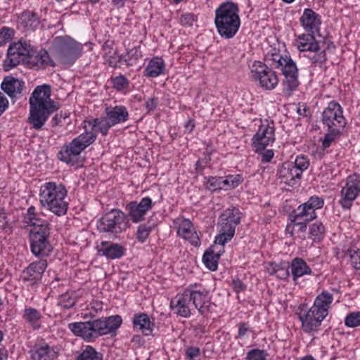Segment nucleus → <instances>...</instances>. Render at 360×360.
I'll return each mask as SVG.
<instances>
[{"mask_svg":"<svg viewBox=\"0 0 360 360\" xmlns=\"http://www.w3.org/2000/svg\"><path fill=\"white\" fill-rule=\"evenodd\" d=\"M111 84L116 91H122L129 87V81L124 75H120L111 79Z\"/></svg>","mask_w":360,"mask_h":360,"instance_id":"46","label":"nucleus"},{"mask_svg":"<svg viewBox=\"0 0 360 360\" xmlns=\"http://www.w3.org/2000/svg\"><path fill=\"white\" fill-rule=\"evenodd\" d=\"M40 219L41 218L38 217L37 215L35 207L34 206H30L27 210L26 215L25 216L24 221L25 223L30 224Z\"/></svg>","mask_w":360,"mask_h":360,"instance_id":"56","label":"nucleus"},{"mask_svg":"<svg viewBox=\"0 0 360 360\" xmlns=\"http://www.w3.org/2000/svg\"><path fill=\"white\" fill-rule=\"evenodd\" d=\"M98 252L107 259H116L121 258L125 252V248L118 243L102 241Z\"/></svg>","mask_w":360,"mask_h":360,"instance_id":"28","label":"nucleus"},{"mask_svg":"<svg viewBox=\"0 0 360 360\" xmlns=\"http://www.w3.org/2000/svg\"><path fill=\"white\" fill-rule=\"evenodd\" d=\"M67 190L61 184L50 181L45 183L40 188V203L57 216L66 214L68 202L65 200Z\"/></svg>","mask_w":360,"mask_h":360,"instance_id":"6","label":"nucleus"},{"mask_svg":"<svg viewBox=\"0 0 360 360\" xmlns=\"http://www.w3.org/2000/svg\"><path fill=\"white\" fill-rule=\"evenodd\" d=\"M301 34L297 36L296 45L297 49L301 52L317 51L320 50L319 41L315 39L314 34L310 32Z\"/></svg>","mask_w":360,"mask_h":360,"instance_id":"24","label":"nucleus"},{"mask_svg":"<svg viewBox=\"0 0 360 360\" xmlns=\"http://www.w3.org/2000/svg\"><path fill=\"white\" fill-rule=\"evenodd\" d=\"M132 325L134 330L141 331L146 336L153 335L155 323L146 313L135 314L132 318Z\"/></svg>","mask_w":360,"mask_h":360,"instance_id":"22","label":"nucleus"},{"mask_svg":"<svg viewBox=\"0 0 360 360\" xmlns=\"http://www.w3.org/2000/svg\"><path fill=\"white\" fill-rule=\"evenodd\" d=\"M261 154V161L262 162H269L274 155L273 150H264L262 152L258 153Z\"/></svg>","mask_w":360,"mask_h":360,"instance_id":"60","label":"nucleus"},{"mask_svg":"<svg viewBox=\"0 0 360 360\" xmlns=\"http://www.w3.org/2000/svg\"><path fill=\"white\" fill-rule=\"evenodd\" d=\"M13 30L4 27L0 30V45L5 44L11 37Z\"/></svg>","mask_w":360,"mask_h":360,"instance_id":"57","label":"nucleus"},{"mask_svg":"<svg viewBox=\"0 0 360 360\" xmlns=\"http://www.w3.org/2000/svg\"><path fill=\"white\" fill-rule=\"evenodd\" d=\"M97 229L100 233L119 234L129 228L125 213L119 209H112L97 221Z\"/></svg>","mask_w":360,"mask_h":360,"instance_id":"8","label":"nucleus"},{"mask_svg":"<svg viewBox=\"0 0 360 360\" xmlns=\"http://www.w3.org/2000/svg\"><path fill=\"white\" fill-rule=\"evenodd\" d=\"M32 360H53L57 357L58 352L46 343L36 345L31 350Z\"/></svg>","mask_w":360,"mask_h":360,"instance_id":"27","label":"nucleus"},{"mask_svg":"<svg viewBox=\"0 0 360 360\" xmlns=\"http://www.w3.org/2000/svg\"><path fill=\"white\" fill-rule=\"evenodd\" d=\"M154 203L150 197H144L138 202L133 200L125 206L126 219L138 224L145 220L147 213L153 208Z\"/></svg>","mask_w":360,"mask_h":360,"instance_id":"12","label":"nucleus"},{"mask_svg":"<svg viewBox=\"0 0 360 360\" xmlns=\"http://www.w3.org/2000/svg\"><path fill=\"white\" fill-rule=\"evenodd\" d=\"M25 63L30 68L36 69L44 68L48 65L55 66L54 62L50 59L49 53L44 49L38 52L33 50L30 56L25 60Z\"/></svg>","mask_w":360,"mask_h":360,"instance_id":"19","label":"nucleus"},{"mask_svg":"<svg viewBox=\"0 0 360 360\" xmlns=\"http://www.w3.org/2000/svg\"><path fill=\"white\" fill-rule=\"evenodd\" d=\"M158 105V98H149L145 103V108L148 112L154 110Z\"/></svg>","mask_w":360,"mask_h":360,"instance_id":"62","label":"nucleus"},{"mask_svg":"<svg viewBox=\"0 0 360 360\" xmlns=\"http://www.w3.org/2000/svg\"><path fill=\"white\" fill-rule=\"evenodd\" d=\"M69 117V114L67 112L63 113L60 112V113H57L51 120V126L55 127L60 124L62 119H65Z\"/></svg>","mask_w":360,"mask_h":360,"instance_id":"59","label":"nucleus"},{"mask_svg":"<svg viewBox=\"0 0 360 360\" xmlns=\"http://www.w3.org/2000/svg\"><path fill=\"white\" fill-rule=\"evenodd\" d=\"M42 316L39 311L32 307H26L22 314V319L33 329L41 328L40 321Z\"/></svg>","mask_w":360,"mask_h":360,"instance_id":"35","label":"nucleus"},{"mask_svg":"<svg viewBox=\"0 0 360 360\" xmlns=\"http://www.w3.org/2000/svg\"><path fill=\"white\" fill-rule=\"evenodd\" d=\"M348 252L351 257L352 265L355 269L360 271V250H349Z\"/></svg>","mask_w":360,"mask_h":360,"instance_id":"54","label":"nucleus"},{"mask_svg":"<svg viewBox=\"0 0 360 360\" xmlns=\"http://www.w3.org/2000/svg\"><path fill=\"white\" fill-rule=\"evenodd\" d=\"M178 220L179 221L177 230L178 236L188 240L192 245L199 246L201 243L200 240L196 232L193 231L191 221L186 219Z\"/></svg>","mask_w":360,"mask_h":360,"instance_id":"21","label":"nucleus"},{"mask_svg":"<svg viewBox=\"0 0 360 360\" xmlns=\"http://www.w3.org/2000/svg\"><path fill=\"white\" fill-rule=\"evenodd\" d=\"M333 300V295L323 290L316 297L310 308L308 309L305 304L299 307L297 316L301 322V328L305 333L314 335L319 331L323 319L328 314Z\"/></svg>","mask_w":360,"mask_h":360,"instance_id":"2","label":"nucleus"},{"mask_svg":"<svg viewBox=\"0 0 360 360\" xmlns=\"http://www.w3.org/2000/svg\"><path fill=\"white\" fill-rule=\"evenodd\" d=\"M292 166L302 176L303 172L308 169L309 161L306 156L301 155L296 158L294 165Z\"/></svg>","mask_w":360,"mask_h":360,"instance_id":"47","label":"nucleus"},{"mask_svg":"<svg viewBox=\"0 0 360 360\" xmlns=\"http://www.w3.org/2000/svg\"><path fill=\"white\" fill-rule=\"evenodd\" d=\"M122 323L120 315H113L92 321L71 323L68 324V328L75 335L91 342L100 336L115 335Z\"/></svg>","mask_w":360,"mask_h":360,"instance_id":"4","label":"nucleus"},{"mask_svg":"<svg viewBox=\"0 0 360 360\" xmlns=\"http://www.w3.org/2000/svg\"><path fill=\"white\" fill-rule=\"evenodd\" d=\"M252 79L259 87L265 90H273L278 84V77L268 65L261 61H255L251 68Z\"/></svg>","mask_w":360,"mask_h":360,"instance_id":"9","label":"nucleus"},{"mask_svg":"<svg viewBox=\"0 0 360 360\" xmlns=\"http://www.w3.org/2000/svg\"><path fill=\"white\" fill-rule=\"evenodd\" d=\"M345 323L349 328H354L360 326V312H353L348 314L345 319Z\"/></svg>","mask_w":360,"mask_h":360,"instance_id":"50","label":"nucleus"},{"mask_svg":"<svg viewBox=\"0 0 360 360\" xmlns=\"http://www.w3.org/2000/svg\"><path fill=\"white\" fill-rule=\"evenodd\" d=\"M8 103L7 98L0 91V116L7 110Z\"/></svg>","mask_w":360,"mask_h":360,"instance_id":"61","label":"nucleus"},{"mask_svg":"<svg viewBox=\"0 0 360 360\" xmlns=\"http://www.w3.org/2000/svg\"><path fill=\"white\" fill-rule=\"evenodd\" d=\"M236 4L226 1L221 4L215 10L214 24L219 34L225 39L233 38L240 26Z\"/></svg>","mask_w":360,"mask_h":360,"instance_id":"5","label":"nucleus"},{"mask_svg":"<svg viewBox=\"0 0 360 360\" xmlns=\"http://www.w3.org/2000/svg\"><path fill=\"white\" fill-rule=\"evenodd\" d=\"M314 55L309 57L311 64L321 65L327 60L326 53L325 50L313 51Z\"/></svg>","mask_w":360,"mask_h":360,"instance_id":"49","label":"nucleus"},{"mask_svg":"<svg viewBox=\"0 0 360 360\" xmlns=\"http://www.w3.org/2000/svg\"><path fill=\"white\" fill-rule=\"evenodd\" d=\"M304 206L307 210L313 214H316L315 211L321 209L324 205V200L322 198L314 195L309 198V199L304 203Z\"/></svg>","mask_w":360,"mask_h":360,"instance_id":"44","label":"nucleus"},{"mask_svg":"<svg viewBox=\"0 0 360 360\" xmlns=\"http://www.w3.org/2000/svg\"><path fill=\"white\" fill-rule=\"evenodd\" d=\"M228 189H233L238 187L243 181L241 175H228L226 176Z\"/></svg>","mask_w":360,"mask_h":360,"instance_id":"52","label":"nucleus"},{"mask_svg":"<svg viewBox=\"0 0 360 360\" xmlns=\"http://www.w3.org/2000/svg\"><path fill=\"white\" fill-rule=\"evenodd\" d=\"M316 214H313L309 212L303 204L298 206V207L293 210L290 214L291 221L293 224H300V221H311L316 219Z\"/></svg>","mask_w":360,"mask_h":360,"instance_id":"37","label":"nucleus"},{"mask_svg":"<svg viewBox=\"0 0 360 360\" xmlns=\"http://www.w3.org/2000/svg\"><path fill=\"white\" fill-rule=\"evenodd\" d=\"M300 25L306 32H319L321 24V16L311 8H305L300 18Z\"/></svg>","mask_w":360,"mask_h":360,"instance_id":"18","label":"nucleus"},{"mask_svg":"<svg viewBox=\"0 0 360 360\" xmlns=\"http://www.w3.org/2000/svg\"><path fill=\"white\" fill-rule=\"evenodd\" d=\"M189 302V298L185 290L183 294H178L172 300L170 307L178 316L188 318L191 315Z\"/></svg>","mask_w":360,"mask_h":360,"instance_id":"23","label":"nucleus"},{"mask_svg":"<svg viewBox=\"0 0 360 360\" xmlns=\"http://www.w3.org/2000/svg\"><path fill=\"white\" fill-rule=\"evenodd\" d=\"M33 50L30 44L25 41H20L18 43L10 45L6 58L3 63L4 70L9 71L20 62L25 63V60L30 56Z\"/></svg>","mask_w":360,"mask_h":360,"instance_id":"10","label":"nucleus"},{"mask_svg":"<svg viewBox=\"0 0 360 360\" xmlns=\"http://www.w3.org/2000/svg\"><path fill=\"white\" fill-rule=\"evenodd\" d=\"M105 114L113 126L125 122L129 116L127 108L121 105L113 107L107 106L105 109Z\"/></svg>","mask_w":360,"mask_h":360,"instance_id":"25","label":"nucleus"},{"mask_svg":"<svg viewBox=\"0 0 360 360\" xmlns=\"http://www.w3.org/2000/svg\"><path fill=\"white\" fill-rule=\"evenodd\" d=\"M321 120L323 124L328 128L343 130L347 124L341 105L335 101L328 104L322 112Z\"/></svg>","mask_w":360,"mask_h":360,"instance_id":"13","label":"nucleus"},{"mask_svg":"<svg viewBox=\"0 0 360 360\" xmlns=\"http://www.w3.org/2000/svg\"><path fill=\"white\" fill-rule=\"evenodd\" d=\"M165 65L161 58H152L144 70V75L148 77H157L164 73Z\"/></svg>","mask_w":360,"mask_h":360,"instance_id":"34","label":"nucleus"},{"mask_svg":"<svg viewBox=\"0 0 360 360\" xmlns=\"http://www.w3.org/2000/svg\"><path fill=\"white\" fill-rule=\"evenodd\" d=\"M219 224L220 226L219 234L215 237L214 244L224 246L234 236L236 226L225 221H219Z\"/></svg>","mask_w":360,"mask_h":360,"instance_id":"30","label":"nucleus"},{"mask_svg":"<svg viewBox=\"0 0 360 360\" xmlns=\"http://www.w3.org/2000/svg\"><path fill=\"white\" fill-rule=\"evenodd\" d=\"M142 57L140 46H134L127 49L126 53L121 54L118 58V63L120 65H124L127 67L136 65Z\"/></svg>","mask_w":360,"mask_h":360,"instance_id":"32","label":"nucleus"},{"mask_svg":"<svg viewBox=\"0 0 360 360\" xmlns=\"http://www.w3.org/2000/svg\"><path fill=\"white\" fill-rule=\"evenodd\" d=\"M82 49V44L70 37L61 39L56 51V58L63 65H72L80 56Z\"/></svg>","mask_w":360,"mask_h":360,"instance_id":"11","label":"nucleus"},{"mask_svg":"<svg viewBox=\"0 0 360 360\" xmlns=\"http://www.w3.org/2000/svg\"><path fill=\"white\" fill-rule=\"evenodd\" d=\"M328 131L325 134L322 140L323 149L329 148L332 143L340 137L342 129L328 128Z\"/></svg>","mask_w":360,"mask_h":360,"instance_id":"45","label":"nucleus"},{"mask_svg":"<svg viewBox=\"0 0 360 360\" xmlns=\"http://www.w3.org/2000/svg\"><path fill=\"white\" fill-rule=\"evenodd\" d=\"M185 355L188 360H200V348L197 347H188L185 349Z\"/></svg>","mask_w":360,"mask_h":360,"instance_id":"53","label":"nucleus"},{"mask_svg":"<svg viewBox=\"0 0 360 360\" xmlns=\"http://www.w3.org/2000/svg\"><path fill=\"white\" fill-rule=\"evenodd\" d=\"M266 61L269 66L280 69L284 76L283 81V92L290 96L295 91L299 84L298 69L295 63L290 56H282L278 53L268 54Z\"/></svg>","mask_w":360,"mask_h":360,"instance_id":"7","label":"nucleus"},{"mask_svg":"<svg viewBox=\"0 0 360 360\" xmlns=\"http://www.w3.org/2000/svg\"><path fill=\"white\" fill-rule=\"evenodd\" d=\"M359 184L360 181L356 176H349L347 178L345 186L342 188L339 201L343 209L347 210L352 207V202L360 193Z\"/></svg>","mask_w":360,"mask_h":360,"instance_id":"16","label":"nucleus"},{"mask_svg":"<svg viewBox=\"0 0 360 360\" xmlns=\"http://www.w3.org/2000/svg\"><path fill=\"white\" fill-rule=\"evenodd\" d=\"M78 296L74 291L66 292L58 298V305L65 309L73 307L77 302Z\"/></svg>","mask_w":360,"mask_h":360,"instance_id":"40","label":"nucleus"},{"mask_svg":"<svg viewBox=\"0 0 360 360\" xmlns=\"http://www.w3.org/2000/svg\"><path fill=\"white\" fill-rule=\"evenodd\" d=\"M20 20L24 27L32 30L39 25L37 14L29 11L22 13L20 17Z\"/></svg>","mask_w":360,"mask_h":360,"instance_id":"43","label":"nucleus"},{"mask_svg":"<svg viewBox=\"0 0 360 360\" xmlns=\"http://www.w3.org/2000/svg\"><path fill=\"white\" fill-rule=\"evenodd\" d=\"M29 103L27 122L35 130L41 129L50 115L58 109L57 104L51 99V86L47 84L37 86L34 89Z\"/></svg>","mask_w":360,"mask_h":360,"instance_id":"3","label":"nucleus"},{"mask_svg":"<svg viewBox=\"0 0 360 360\" xmlns=\"http://www.w3.org/2000/svg\"><path fill=\"white\" fill-rule=\"evenodd\" d=\"M267 354L264 350L253 349L247 354V360H266Z\"/></svg>","mask_w":360,"mask_h":360,"instance_id":"51","label":"nucleus"},{"mask_svg":"<svg viewBox=\"0 0 360 360\" xmlns=\"http://www.w3.org/2000/svg\"><path fill=\"white\" fill-rule=\"evenodd\" d=\"M196 20V16L191 13H183L180 17V24L183 26H192Z\"/></svg>","mask_w":360,"mask_h":360,"instance_id":"55","label":"nucleus"},{"mask_svg":"<svg viewBox=\"0 0 360 360\" xmlns=\"http://www.w3.org/2000/svg\"><path fill=\"white\" fill-rule=\"evenodd\" d=\"M24 86V82L12 76L4 77L1 84V89L11 98L20 95Z\"/></svg>","mask_w":360,"mask_h":360,"instance_id":"26","label":"nucleus"},{"mask_svg":"<svg viewBox=\"0 0 360 360\" xmlns=\"http://www.w3.org/2000/svg\"><path fill=\"white\" fill-rule=\"evenodd\" d=\"M30 225L32 226L30 231V237L51 236V224L47 220L40 219Z\"/></svg>","mask_w":360,"mask_h":360,"instance_id":"36","label":"nucleus"},{"mask_svg":"<svg viewBox=\"0 0 360 360\" xmlns=\"http://www.w3.org/2000/svg\"><path fill=\"white\" fill-rule=\"evenodd\" d=\"M242 217L241 212L236 207H232L225 210L219 217V221L231 223L233 226H237L240 223Z\"/></svg>","mask_w":360,"mask_h":360,"instance_id":"38","label":"nucleus"},{"mask_svg":"<svg viewBox=\"0 0 360 360\" xmlns=\"http://www.w3.org/2000/svg\"><path fill=\"white\" fill-rule=\"evenodd\" d=\"M216 244L205 251L202 256V262L205 266L212 271H214L218 267V260L221 255L224 252V246H221L220 250L215 252L214 248Z\"/></svg>","mask_w":360,"mask_h":360,"instance_id":"31","label":"nucleus"},{"mask_svg":"<svg viewBox=\"0 0 360 360\" xmlns=\"http://www.w3.org/2000/svg\"><path fill=\"white\" fill-rule=\"evenodd\" d=\"M46 267V259H41L38 261L32 262L23 271L24 280L33 283L40 281Z\"/></svg>","mask_w":360,"mask_h":360,"instance_id":"20","label":"nucleus"},{"mask_svg":"<svg viewBox=\"0 0 360 360\" xmlns=\"http://www.w3.org/2000/svg\"><path fill=\"white\" fill-rule=\"evenodd\" d=\"M205 183L207 188L215 191L217 190H229L226 177L221 176H209L205 177Z\"/></svg>","mask_w":360,"mask_h":360,"instance_id":"39","label":"nucleus"},{"mask_svg":"<svg viewBox=\"0 0 360 360\" xmlns=\"http://www.w3.org/2000/svg\"><path fill=\"white\" fill-rule=\"evenodd\" d=\"M326 228L322 222L316 221L309 226V238L314 242L321 241L325 236Z\"/></svg>","mask_w":360,"mask_h":360,"instance_id":"42","label":"nucleus"},{"mask_svg":"<svg viewBox=\"0 0 360 360\" xmlns=\"http://www.w3.org/2000/svg\"><path fill=\"white\" fill-rule=\"evenodd\" d=\"M249 330H250V328H249L247 323H245V322L240 323L239 327H238V336L236 338H238L243 337L244 335H245L247 332H248Z\"/></svg>","mask_w":360,"mask_h":360,"instance_id":"63","label":"nucleus"},{"mask_svg":"<svg viewBox=\"0 0 360 360\" xmlns=\"http://www.w3.org/2000/svg\"><path fill=\"white\" fill-rule=\"evenodd\" d=\"M277 174L279 178L284 179L285 182L292 187L299 184L302 177L292 165L287 163L283 164Z\"/></svg>","mask_w":360,"mask_h":360,"instance_id":"29","label":"nucleus"},{"mask_svg":"<svg viewBox=\"0 0 360 360\" xmlns=\"http://www.w3.org/2000/svg\"><path fill=\"white\" fill-rule=\"evenodd\" d=\"M75 360H103V354L98 352L94 347L87 345L85 349L80 352Z\"/></svg>","mask_w":360,"mask_h":360,"instance_id":"41","label":"nucleus"},{"mask_svg":"<svg viewBox=\"0 0 360 360\" xmlns=\"http://www.w3.org/2000/svg\"><path fill=\"white\" fill-rule=\"evenodd\" d=\"M90 124L94 131L82 133L69 143L65 144L57 153L58 159L67 164L75 165L81 153L96 141V131L106 136L110 128L113 127L106 115L105 117L94 119Z\"/></svg>","mask_w":360,"mask_h":360,"instance_id":"1","label":"nucleus"},{"mask_svg":"<svg viewBox=\"0 0 360 360\" xmlns=\"http://www.w3.org/2000/svg\"><path fill=\"white\" fill-rule=\"evenodd\" d=\"M290 269L294 281L303 276L311 274V268L303 259L300 257H295L292 260Z\"/></svg>","mask_w":360,"mask_h":360,"instance_id":"33","label":"nucleus"},{"mask_svg":"<svg viewBox=\"0 0 360 360\" xmlns=\"http://www.w3.org/2000/svg\"><path fill=\"white\" fill-rule=\"evenodd\" d=\"M232 287L236 293L243 292L246 290V285L239 278H234L232 280Z\"/></svg>","mask_w":360,"mask_h":360,"instance_id":"58","label":"nucleus"},{"mask_svg":"<svg viewBox=\"0 0 360 360\" xmlns=\"http://www.w3.org/2000/svg\"><path fill=\"white\" fill-rule=\"evenodd\" d=\"M152 229L150 226L141 224L138 226L136 239L140 243H144L150 235Z\"/></svg>","mask_w":360,"mask_h":360,"instance_id":"48","label":"nucleus"},{"mask_svg":"<svg viewBox=\"0 0 360 360\" xmlns=\"http://www.w3.org/2000/svg\"><path fill=\"white\" fill-rule=\"evenodd\" d=\"M50 236H39L38 237H30V249L32 253L38 257H48L53 250V246L50 242Z\"/></svg>","mask_w":360,"mask_h":360,"instance_id":"17","label":"nucleus"},{"mask_svg":"<svg viewBox=\"0 0 360 360\" xmlns=\"http://www.w3.org/2000/svg\"><path fill=\"white\" fill-rule=\"evenodd\" d=\"M185 290L190 302H192L193 306L200 314L205 315L207 313L212 311V306L214 304L207 299L209 294L208 290L205 288H199L186 289Z\"/></svg>","mask_w":360,"mask_h":360,"instance_id":"15","label":"nucleus"},{"mask_svg":"<svg viewBox=\"0 0 360 360\" xmlns=\"http://www.w3.org/2000/svg\"><path fill=\"white\" fill-rule=\"evenodd\" d=\"M288 275L289 272L288 269L286 267L281 266L280 269L278 270V273L276 276L280 279H285L288 276Z\"/></svg>","mask_w":360,"mask_h":360,"instance_id":"64","label":"nucleus"},{"mask_svg":"<svg viewBox=\"0 0 360 360\" xmlns=\"http://www.w3.org/2000/svg\"><path fill=\"white\" fill-rule=\"evenodd\" d=\"M275 141L274 122L262 124L252 139V145L256 153L262 152L266 147Z\"/></svg>","mask_w":360,"mask_h":360,"instance_id":"14","label":"nucleus"}]
</instances>
